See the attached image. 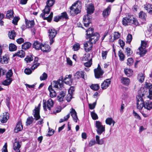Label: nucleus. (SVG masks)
<instances>
[{
    "mask_svg": "<svg viewBox=\"0 0 152 152\" xmlns=\"http://www.w3.org/2000/svg\"><path fill=\"white\" fill-rule=\"evenodd\" d=\"M72 75H66L63 81V77H62L61 80L59 79L57 81H53V85L54 87L57 88H61L63 86V81L66 84L71 85L72 82L73 80L72 79Z\"/></svg>",
    "mask_w": 152,
    "mask_h": 152,
    "instance_id": "nucleus-1",
    "label": "nucleus"
},
{
    "mask_svg": "<svg viewBox=\"0 0 152 152\" xmlns=\"http://www.w3.org/2000/svg\"><path fill=\"white\" fill-rule=\"evenodd\" d=\"M70 15L74 16L80 13L81 9V2L79 1H77L72 4L70 7Z\"/></svg>",
    "mask_w": 152,
    "mask_h": 152,
    "instance_id": "nucleus-2",
    "label": "nucleus"
},
{
    "mask_svg": "<svg viewBox=\"0 0 152 152\" xmlns=\"http://www.w3.org/2000/svg\"><path fill=\"white\" fill-rule=\"evenodd\" d=\"M149 91L148 89L145 87H141L138 91V94L137 96V102L138 101L140 104L142 102L141 100H144L145 97H148Z\"/></svg>",
    "mask_w": 152,
    "mask_h": 152,
    "instance_id": "nucleus-3",
    "label": "nucleus"
},
{
    "mask_svg": "<svg viewBox=\"0 0 152 152\" xmlns=\"http://www.w3.org/2000/svg\"><path fill=\"white\" fill-rule=\"evenodd\" d=\"M142 102L140 104L138 101L137 102V107L140 110H141L143 107L148 110H150L152 109V102L150 101H146L145 102L144 99L141 100Z\"/></svg>",
    "mask_w": 152,
    "mask_h": 152,
    "instance_id": "nucleus-4",
    "label": "nucleus"
},
{
    "mask_svg": "<svg viewBox=\"0 0 152 152\" xmlns=\"http://www.w3.org/2000/svg\"><path fill=\"white\" fill-rule=\"evenodd\" d=\"M50 10V7L46 5L45 9L42 10V13L40 15V18L43 19H52L53 15L52 12L50 13L49 15L47 16L49 14Z\"/></svg>",
    "mask_w": 152,
    "mask_h": 152,
    "instance_id": "nucleus-5",
    "label": "nucleus"
},
{
    "mask_svg": "<svg viewBox=\"0 0 152 152\" xmlns=\"http://www.w3.org/2000/svg\"><path fill=\"white\" fill-rule=\"evenodd\" d=\"M48 33L50 39V43L51 45L54 41V38L57 34V31L54 28H51L48 30Z\"/></svg>",
    "mask_w": 152,
    "mask_h": 152,
    "instance_id": "nucleus-6",
    "label": "nucleus"
},
{
    "mask_svg": "<svg viewBox=\"0 0 152 152\" xmlns=\"http://www.w3.org/2000/svg\"><path fill=\"white\" fill-rule=\"evenodd\" d=\"M43 102V106L45 111H46L47 107L49 110H51V107H53L54 104V102L51 99H49L46 101V100L43 99L42 101Z\"/></svg>",
    "mask_w": 152,
    "mask_h": 152,
    "instance_id": "nucleus-7",
    "label": "nucleus"
},
{
    "mask_svg": "<svg viewBox=\"0 0 152 152\" xmlns=\"http://www.w3.org/2000/svg\"><path fill=\"white\" fill-rule=\"evenodd\" d=\"M95 126L96 128V131L99 135H101L103 132H105V126L102 125V123L99 121H96Z\"/></svg>",
    "mask_w": 152,
    "mask_h": 152,
    "instance_id": "nucleus-8",
    "label": "nucleus"
},
{
    "mask_svg": "<svg viewBox=\"0 0 152 152\" xmlns=\"http://www.w3.org/2000/svg\"><path fill=\"white\" fill-rule=\"evenodd\" d=\"M94 7L92 4H89L87 6V14L85 15L83 19H91L89 17V15L93 13L94 11Z\"/></svg>",
    "mask_w": 152,
    "mask_h": 152,
    "instance_id": "nucleus-9",
    "label": "nucleus"
},
{
    "mask_svg": "<svg viewBox=\"0 0 152 152\" xmlns=\"http://www.w3.org/2000/svg\"><path fill=\"white\" fill-rule=\"evenodd\" d=\"M90 36L89 37L86 39H89L88 41L93 44L96 43V42L99 40V34L96 32L94 33L93 35H92Z\"/></svg>",
    "mask_w": 152,
    "mask_h": 152,
    "instance_id": "nucleus-10",
    "label": "nucleus"
},
{
    "mask_svg": "<svg viewBox=\"0 0 152 152\" xmlns=\"http://www.w3.org/2000/svg\"><path fill=\"white\" fill-rule=\"evenodd\" d=\"M41 104H39L37 107H35V109L33 110V115L36 120H37L40 118V107Z\"/></svg>",
    "mask_w": 152,
    "mask_h": 152,
    "instance_id": "nucleus-11",
    "label": "nucleus"
},
{
    "mask_svg": "<svg viewBox=\"0 0 152 152\" xmlns=\"http://www.w3.org/2000/svg\"><path fill=\"white\" fill-rule=\"evenodd\" d=\"M147 45V42L146 41H141V47L138 49L139 51L140 55L141 56H143L146 53L145 48Z\"/></svg>",
    "mask_w": 152,
    "mask_h": 152,
    "instance_id": "nucleus-12",
    "label": "nucleus"
},
{
    "mask_svg": "<svg viewBox=\"0 0 152 152\" xmlns=\"http://www.w3.org/2000/svg\"><path fill=\"white\" fill-rule=\"evenodd\" d=\"M95 76L96 78H99L102 76L104 73V71L102 70L100 65H98V67L94 69Z\"/></svg>",
    "mask_w": 152,
    "mask_h": 152,
    "instance_id": "nucleus-13",
    "label": "nucleus"
},
{
    "mask_svg": "<svg viewBox=\"0 0 152 152\" xmlns=\"http://www.w3.org/2000/svg\"><path fill=\"white\" fill-rule=\"evenodd\" d=\"M6 17L7 18L9 19L13 18V19H20V18L18 17H14V12L12 10H10L7 11Z\"/></svg>",
    "mask_w": 152,
    "mask_h": 152,
    "instance_id": "nucleus-14",
    "label": "nucleus"
},
{
    "mask_svg": "<svg viewBox=\"0 0 152 152\" xmlns=\"http://www.w3.org/2000/svg\"><path fill=\"white\" fill-rule=\"evenodd\" d=\"M93 44L88 41L84 43V48L86 52L90 51L92 49Z\"/></svg>",
    "mask_w": 152,
    "mask_h": 152,
    "instance_id": "nucleus-15",
    "label": "nucleus"
},
{
    "mask_svg": "<svg viewBox=\"0 0 152 152\" xmlns=\"http://www.w3.org/2000/svg\"><path fill=\"white\" fill-rule=\"evenodd\" d=\"M9 114L7 112L4 113L3 115L1 116L0 121L1 123H4L9 118Z\"/></svg>",
    "mask_w": 152,
    "mask_h": 152,
    "instance_id": "nucleus-16",
    "label": "nucleus"
},
{
    "mask_svg": "<svg viewBox=\"0 0 152 152\" xmlns=\"http://www.w3.org/2000/svg\"><path fill=\"white\" fill-rule=\"evenodd\" d=\"M21 147V145L20 142L17 140L16 139L15 140V141L13 145V149L16 152H20L19 150L20 148Z\"/></svg>",
    "mask_w": 152,
    "mask_h": 152,
    "instance_id": "nucleus-17",
    "label": "nucleus"
},
{
    "mask_svg": "<svg viewBox=\"0 0 152 152\" xmlns=\"http://www.w3.org/2000/svg\"><path fill=\"white\" fill-rule=\"evenodd\" d=\"M66 92V90L65 89H64L60 91L59 95L57 96L58 100L59 102H61L64 100Z\"/></svg>",
    "mask_w": 152,
    "mask_h": 152,
    "instance_id": "nucleus-18",
    "label": "nucleus"
},
{
    "mask_svg": "<svg viewBox=\"0 0 152 152\" xmlns=\"http://www.w3.org/2000/svg\"><path fill=\"white\" fill-rule=\"evenodd\" d=\"M50 48L49 45L46 44H42L40 49L44 52H48L50 50Z\"/></svg>",
    "mask_w": 152,
    "mask_h": 152,
    "instance_id": "nucleus-19",
    "label": "nucleus"
},
{
    "mask_svg": "<svg viewBox=\"0 0 152 152\" xmlns=\"http://www.w3.org/2000/svg\"><path fill=\"white\" fill-rule=\"evenodd\" d=\"M111 81L110 79H107L105 80L101 85V88L102 89H104L107 88L110 84Z\"/></svg>",
    "mask_w": 152,
    "mask_h": 152,
    "instance_id": "nucleus-20",
    "label": "nucleus"
},
{
    "mask_svg": "<svg viewBox=\"0 0 152 152\" xmlns=\"http://www.w3.org/2000/svg\"><path fill=\"white\" fill-rule=\"evenodd\" d=\"M70 113L71 114V115L72 116L73 120L75 122H77L78 118L77 115V113L75 109L72 108L71 109Z\"/></svg>",
    "mask_w": 152,
    "mask_h": 152,
    "instance_id": "nucleus-21",
    "label": "nucleus"
},
{
    "mask_svg": "<svg viewBox=\"0 0 152 152\" xmlns=\"http://www.w3.org/2000/svg\"><path fill=\"white\" fill-rule=\"evenodd\" d=\"M111 8L110 6H108L103 12V16L104 18H106L110 13Z\"/></svg>",
    "mask_w": 152,
    "mask_h": 152,
    "instance_id": "nucleus-22",
    "label": "nucleus"
},
{
    "mask_svg": "<svg viewBox=\"0 0 152 152\" xmlns=\"http://www.w3.org/2000/svg\"><path fill=\"white\" fill-rule=\"evenodd\" d=\"M23 126L20 121L18 122L15 129H14L15 132L17 133L21 131L23 129Z\"/></svg>",
    "mask_w": 152,
    "mask_h": 152,
    "instance_id": "nucleus-23",
    "label": "nucleus"
},
{
    "mask_svg": "<svg viewBox=\"0 0 152 152\" xmlns=\"http://www.w3.org/2000/svg\"><path fill=\"white\" fill-rule=\"evenodd\" d=\"M48 90L50 92V96L51 98L55 97L56 96V93L55 91L53 89L51 86L50 85L48 88Z\"/></svg>",
    "mask_w": 152,
    "mask_h": 152,
    "instance_id": "nucleus-24",
    "label": "nucleus"
},
{
    "mask_svg": "<svg viewBox=\"0 0 152 152\" xmlns=\"http://www.w3.org/2000/svg\"><path fill=\"white\" fill-rule=\"evenodd\" d=\"M74 76L75 79H79L80 78H84V72L81 71H78L75 74Z\"/></svg>",
    "mask_w": 152,
    "mask_h": 152,
    "instance_id": "nucleus-25",
    "label": "nucleus"
},
{
    "mask_svg": "<svg viewBox=\"0 0 152 152\" xmlns=\"http://www.w3.org/2000/svg\"><path fill=\"white\" fill-rule=\"evenodd\" d=\"M121 82L124 85L128 86L129 84L130 80L128 78L122 77L121 79Z\"/></svg>",
    "mask_w": 152,
    "mask_h": 152,
    "instance_id": "nucleus-26",
    "label": "nucleus"
},
{
    "mask_svg": "<svg viewBox=\"0 0 152 152\" xmlns=\"http://www.w3.org/2000/svg\"><path fill=\"white\" fill-rule=\"evenodd\" d=\"M61 18H65V19H68V15L66 12L62 13L61 16H57L55 17L54 19H61Z\"/></svg>",
    "mask_w": 152,
    "mask_h": 152,
    "instance_id": "nucleus-27",
    "label": "nucleus"
},
{
    "mask_svg": "<svg viewBox=\"0 0 152 152\" xmlns=\"http://www.w3.org/2000/svg\"><path fill=\"white\" fill-rule=\"evenodd\" d=\"M39 58L38 57H35L34 64L31 67V69L34 70L35 69L37 68L38 66H39L40 64L37 62Z\"/></svg>",
    "mask_w": 152,
    "mask_h": 152,
    "instance_id": "nucleus-28",
    "label": "nucleus"
},
{
    "mask_svg": "<svg viewBox=\"0 0 152 152\" xmlns=\"http://www.w3.org/2000/svg\"><path fill=\"white\" fill-rule=\"evenodd\" d=\"M42 44L38 41H36L33 44V47L36 50H39L40 49Z\"/></svg>",
    "mask_w": 152,
    "mask_h": 152,
    "instance_id": "nucleus-29",
    "label": "nucleus"
},
{
    "mask_svg": "<svg viewBox=\"0 0 152 152\" xmlns=\"http://www.w3.org/2000/svg\"><path fill=\"white\" fill-rule=\"evenodd\" d=\"M26 27L27 28H31L33 27L34 25V22L33 20H25Z\"/></svg>",
    "mask_w": 152,
    "mask_h": 152,
    "instance_id": "nucleus-30",
    "label": "nucleus"
},
{
    "mask_svg": "<svg viewBox=\"0 0 152 152\" xmlns=\"http://www.w3.org/2000/svg\"><path fill=\"white\" fill-rule=\"evenodd\" d=\"M25 55V53L24 51L21 50L16 53H15L13 55V57L18 56L21 58L24 57Z\"/></svg>",
    "mask_w": 152,
    "mask_h": 152,
    "instance_id": "nucleus-31",
    "label": "nucleus"
},
{
    "mask_svg": "<svg viewBox=\"0 0 152 152\" xmlns=\"http://www.w3.org/2000/svg\"><path fill=\"white\" fill-rule=\"evenodd\" d=\"M147 87L149 89V95L148 96V98L150 99H152V84H149L147 85Z\"/></svg>",
    "mask_w": 152,
    "mask_h": 152,
    "instance_id": "nucleus-32",
    "label": "nucleus"
},
{
    "mask_svg": "<svg viewBox=\"0 0 152 152\" xmlns=\"http://www.w3.org/2000/svg\"><path fill=\"white\" fill-rule=\"evenodd\" d=\"M94 29L93 28H88L87 30L86 31V39H87L90 37V36L93 35L94 34Z\"/></svg>",
    "mask_w": 152,
    "mask_h": 152,
    "instance_id": "nucleus-33",
    "label": "nucleus"
},
{
    "mask_svg": "<svg viewBox=\"0 0 152 152\" xmlns=\"http://www.w3.org/2000/svg\"><path fill=\"white\" fill-rule=\"evenodd\" d=\"M124 72L126 75L129 77L131 76L133 74V71L130 69H125Z\"/></svg>",
    "mask_w": 152,
    "mask_h": 152,
    "instance_id": "nucleus-34",
    "label": "nucleus"
},
{
    "mask_svg": "<svg viewBox=\"0 0 152 152\" xmlns=\"http://www.w3.org/2000/svg\"><path fill=\"white\" fill-rule=\"evenodd\" d=\"M16 35V33L14 30L10 31H9L8 35L9 38L10 39H14Z\"/></svg>",
    "mask_w": 152,
    "mask_h": 152,
    "instance_id": "nucleus-35",
    "label": "nucleus"
},
{
    "mask_svg": "<svg viewBox=\"0 0 152 152\" xmlns=\"http://www.w3.org/2000/svg\"><path fill=\"white\" fill-rule=\"evenodd\" d=\"M12 81V78H6V79L3 81L2 84L4 86H7L11 84Z\"/></svg>",
    "mask_w": 152,
    "mask_h": 152,
    "instance_id": "nucleus-36",
    "label": "nucleus"
},
{
    "mask_svg": "<svg viewBox=\"0 0 152 152\" xmlns=\"http://www.w3.org/2000/svg\"><path fill=\"white\" fill-rule=\"evenodd\" d=\"M31 44L29 42H26L22 45V48L25 50L28 49L31 46Z\"/></svg>",
    "mask_w": 152,
    "mask_h": 152,
    "instance_id": "nucleus-37",
    "label": "nucleus"
},
{
    "mask_svg": "<svg viewBox=\"0 0 152 152\" xmlns=\"http://www.w3.org/2000/svg\"><path fill=\"white\" fill-rule=\"evenodd\" d=\"M96 143L99 145H102L103 144L104 141L103 139H99V137L98 135H96Z\"/></svg>",
    "mask_w": 152,
    "mask_h": 152,
    "instance_id": "nucleus-38",
    "label": "nucleus"
},
{
    "mask_svg": "<svg viewBox=\"0 0 152 152\" xmlns=\"http://www.w3.org/2000/svg\"><path fill=\"white\" fill-rule=\"evenodd\" d=\"M0 58V62L2 64H5L7 63L8 58L6 57V55L3 56L2 57H1Z\"/></svg>",
    "mask_w": 152,
    "mask_h": 152,
    "instance_id": "nucleus-39",
    "label": "nucleus"
},
{
    "mask_svg": "<svg viewBox=\"0 0 152 152\" xmlns=\"http://www.w3.org/2000/svg\"><path fill=\"white\" fill-rule=\"evenodd\" d=\"M33 60V56L32 55L27 56L24 59L25 61H26L27 63L30 62Z\"/></svg>",
    "mask_w": 152,
    "mask_h": 152,
    "instance_id": "nucleus-40",
    "label": "nucleus"
},
{
    "mask_svg": "<svg viewBox=\"0 0 152 152\" xmlns=\"http://www.w3.org/2000/svg\"><path fill=\"white\" fill-rule=\"evenodd\" d=\"M145 77L144 74L142 73H140L138 74L137 77V79L140 83L143 82L144 80Z\"/></svg>",
    "mask_w": 152,
    "mask_h": 152,
    "instance_id": "nucleus-41",
    "label": "nucleus"
},
{
    "mask_svg": "<svg viewBox=\"0 0 152 152\" xmlns=\"http://www.w3.org/2000/svg\"><path fill=\"white\" fill-rule=\"evenodd\" d=\"M105 122L106 124L110 125L112 123H113V126L114 125L115 123V121L113 120L111 118H108L106 119Z\"/></svg>",
    "mask_w": 152,
    "mask_h": 152,
    "instance_id": "nucleus-42",
    "label": "nucleus"
},
{
    "mask_svg": "<svg viewBox=\"0 0 152 152\" xmlns=\"http://www.w3.org/2000/svg\"><path fill=\"white\" fill-rule=\"evenodd\" d=\"M17 48V46L14 44L11 43L9 45V49L10 51H15Z\"/></svg>",
    "mask_w": 152,
    "mask_h": 152,
    "instance_id": "nucleus-43",
    "label": "nucleus"
},
{
    "mask_svg": "<svg viewBox=\"0 0 152 152\" xmlns=\"http://www.w3.org/2000/svg\"><path fill=\"white\" fill-rule=\"evenodd\" d=\"M90 87L91 89L95 91H97L99 88V86L98 84H92Z\"/></svg>",
    "mask_w": 152,
    "mask_h": 152,
    "instance_id": "nucleus-44",
    "label": "nucleus"
},
{
    "mask_svg": "<svg viewBox=\"0 0 152 152\" xmlns=\"http://www.w3.org/2000/svg\"><path fill=\"white\" fill-rule=\"evenodd\" d=\"M147 15L145 13L141 11L140 12L139 14V17L141 19H145Z\"/></svg>",
    "mask_w": 152,
    "mask_h": 152,
    "instance_id": "nucleus-45",
    "label": "nucleus"
},
{
    "mask_svg": "<svg viewBox=\"0 0 152 152\" xmlns=\"http://www.w3.org/2000/svg\"><path fill=\"white\" fill-rule=\"evenodd\" d=\"M118 56L120 59L121 61H123L124 60L125 56L121 50L118 51Z\"/></svg>",
    "mask_w": 152,
    "mask_h": 152,
    "instance_id": "nucleus-46",
    "label": "nucleus"
},
{
    "mask_svg": "<svg viewBox=\"0 0 152 152\" xmlns=\"http://www.w3.org/2000/svg\"><path fill=\"white\" fill-rule=\"evenodd\" d=\"M84 26L86 27H88L90 24L91 23V20H83Z\"/></svg>",
    "mask_w": 152,
    "mask_h": 152,
    "instance_id": "nucleus-47",
    "label": "nucleus"
},
{
    "mask_svg": "<svg viewBox=\"0 0 152 152\" xmlns=\"http://www.w3.org/2000/svg\"><path fill=\"white\" fill-rule=\"evenodd\" d=\"M55 2V0H48L46 2V5L49 7L52 6Z\"/></svg>",
    "mask_w": 152,
    "mask_h": 152,
    "instance_id": "nucleus-48",
    "label": "nucleus"
},
{
    "mask_svg": "<svg viewBox=\"0 0 152 152\" xmlns=\"http://www.w3.org/2000/svg\"><path fill=\"white\" fill-rule=\"evenodd\" d=\"M131 20H123L122 21L123 24L125 26L131 24Z\"/></svg>",
    "mask_w": 152,
    "mask_h": 152,
    "instance_id": "nucleus-49",
    "label": "nucleus"
},
{
    "mask_svg": "<svg viewBox=\"0 0 152 152\" xmlns=\"http://www.w3.org/2000/svg\"><path fill=\"white\" fill-rule=\"evenodd\" d=\"M13 73L11 69L9 70L6 74V78H12V75Z\"/></svg>",
    "mask_w": 152,
    "mask_h": 152,
    "instance_id": "nucleus-50",
    "label": "nucleus"
},
{
    "mask_svg": "<svg viewBox=\"0 0 152 152\" xmlns=\"http://www.w3.org/2000/svg\"><path fill=\"white\" fill-rule=\"evenodd\" d=\"M34 118L33 117H29L27 119L26 121V123L27 125H30L32 123Z\"/></svg>",
    "mask_w": 152,
    "mask_h": 152,
    "instance_id": "nucleus-51",
    "label": "nucleus"
},
{
    "mask_svg": "<svg viewBox=\"0 0 152 152\" xmlns=\"http://www.w3.org/2000/svg\"><path fill=\"white\" fill-rule=\"evenodd\" d=\"M48 77L47 74L45 72H44L42 75L40 76V79L41 80H46Z\"/></svg>",
    "mask_w": 152,
    "mask_h": 152,
    "instance_id": "nucleus-52",
    "label": "nucleus"
},
{
    "mask_svg": "<svg viewBox=\"0 0 152 152\" xmlns=\"http://www.w3.org/2000/svg\"><path fill=\"white\" fill-rule=\"evenodd\" d=\"M80 48V45L78 43H76L73 46V49L75 51L78 50Z\"/></svg>",
    "mask_w": 152,
    "mask_h": 152,
    "instance_id": "nucleus-53",
    "label": "nucleus"
},
{
    "mask_svg": "<svg viewBox=\"0 0 152 152\" xmlns=\"http://www.w3.org/2000/svg\"><path fill=\"white\" fill-rule=\"evenodd\" d=\"M91 114L93 119L95 120L98 119V116L94 112H91Z\"/></svg>",
    "mask_w": 152,
    "mask_h": 152,
    "instance_id": "nucleus-54",
    "label": "nucleus"
},
{
    "mask_svg": "<svg viewBox=\"0 0 152 152\" xmlns=\"http://www.w3.org/2000/svg\"><path fill=\"white\" fill-rule=\"evenodd\" d=\"M96 104V100L92 104H88L89 108L91 110L94 108Z\"/></svg>",
    "mask_w": 152,
    "mask_h": 152,
    "instance_id": "nucleus-55",
    "label": "nucleus"
},
{
    "mask_svg": "<svg viewBox=\"0 0 152 152\" xmlns=\"http://www.w3.org/2000/svg\"><path fill=\"white\" fill-rule=\"evenodd\" d=\"M144 8L148 11L152 8V5L149 4H146L144 5Z\"/></svg>",
    "mask_w": 152,
    "mask_h": 152,
    "instance_id": "nucleus-56",
    "label": "nucleus"
},
{
    "mask_svg": "<svg viewBox=\"0 0 152 152\" xmlns=\"http://www.w3.org/2000/svg\"><path fill=\"white\" fill-rule=\"evenodd\" d=\"M72 98V95L68 93V94L67 95L66 97V99L67 102H69L71 100Z\"/></svg>",
    "mask_w": 152,
    "mask_h": 152,
    "instance_id": "nucleus-57",
    "label": "nucleus"
},
{
    "mask_svg": "<svg viewBox=\"0 0 152 152\" xmlns=\"http://www.w3.org/2000/svg\"><path fill=\"white\" fill-rule=\"evenodd\" d=\"M132 39V36L130 34H128L126 38L127 42L130 43Z\"/></svg>",
    "mask_w": 152,
    "mask_h": 152,
    "instance_id": "nucleus-58",
    "label": "nucleus"
},
{
    "mask_svg": "<svg viewBox=\"0 0 152 152\" xmlns=\"http://www.w3.org/2000/svg\"><path fill=\"white\" fill-rule=\"evenodd\" d=\"M108 52L107 51H102V57L103 59H105L106 58L107 55V54Z\"/></svg>",
    "mask_w": 152,
    "mask_h": 152,
    "instance_id": "nucleus-59",
    "label": "nucleus"
},
{
    "mask_svg": "<svg viewBox=\"0 0 152 152\" xmlns=\"http://www.w3.org/2000/svg\"><path fill=\"white\" fill-rule=\"evenodd\" d=\"M126 53L128 56H130L132 53V51H131V49L130 48H126Z\"/></svg>",
    "mask_w": 152,
    "mask_h": 152,
    "instance_id": "nucleus-60",
    "label": "nucleus"
},
{
    "mask_svg": "<svg viewBox=\"0 0 152 152\" xmlns=\"http://www.w3.org/2000/svg\"><path fill=\"white\" fill-rule=\"evenodd\" d=\"M120 36V34L118 32H115L114 36V39L116 40L118 39Z\"/></svg>",
    "mask_w": 152,
    "mask_h": 152,
    "instance_id": "nucleus-61",
    "label": "nucleus"
},
{
    "mask_svg": "<svg viewBox=\"0 0 152 152\" xmlns=\"http://www.w3.org/2000/svg\"><path fill=\"white\" fill-rule=\"evenodd\" d=\"M127 64L129 66L133 64V60L132 58H128L127 60Z\"/></svg>",
    "mask_w": 152,
    "mask_h": 152,
    "instance_id": "nucleus-62",
    "label": "nucleus"
},
{
    "mask_svg": "<svg viewBox=\"0 0 152 152\" xmlns=\"http://www.w3.org/2000/svg\"><path fill=\"white\" fill-rule=\"evenodd\" d=\"M32 71L29 68H26L24 70L25 73L27 75H29L32 73Z\"/></svg>",
    "mask_w": 152,
    "mask_h": 152,
    "instance_id": "nucleus-63",
    "label": "nucleus"
},
{
    "mask_svg": "<svg viewBox=\"0 0 152 152\" xmlns=\"http://www.w3.org/2000/svg\"><path fill=\"white\" fill-rule=\"evenodd\" d=\"M74 87L73 86H71L68 90V93L70 94H72V95H73V93L74 92Z\"/></svg>",
    "mask_w": 152,
    "mask_h": 152,
    "instance_id": "nucleus-64",
    "label": "nucleus"
}]
</instances>
